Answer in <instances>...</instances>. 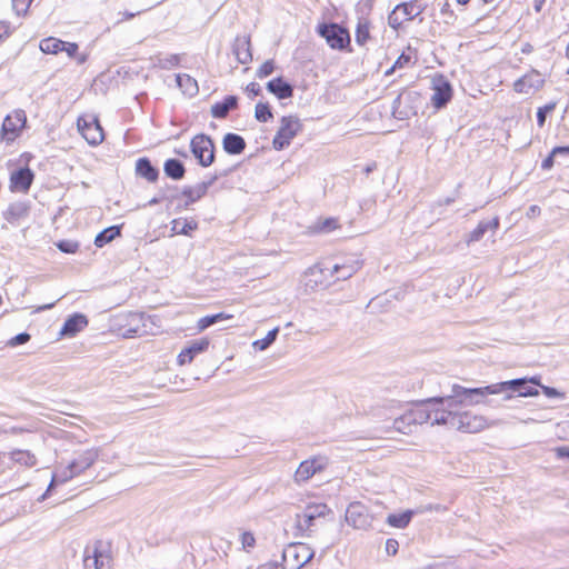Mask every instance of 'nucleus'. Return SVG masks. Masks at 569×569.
<instances>
[{
    "instance_id": "f257e3e1",
    "label": "nucleus",
    "mask_w": 569,
    "mask_h": 569,
    "mask_svg": "<svg viewBox=\"0 0 569 569\" xmlns=\"http://www.w3.org/2000/svg\"><path fill=\"white\" fill-rule=\"evenodd\" d=\"M498 391L499 389L496 386L465 388L460 385H453L452 396L428 400L430 406V423L455 427L458 407L481 403L487 395H493Z\"/></svg>"
},
{
    "instance_id": "f03ea898",
    "label": "nucleus",
    "mask_w": 569,
    "mask_h": 569,
    "mask_svg": "<svg viewBox=\"0 0 569 569\" xmlns=\"http://www.w3.org/2000/svg\"><path fill=\"white\" fill-rule=\"evenodd\" d=\"M317 32L332 50L352 52L351 37L347 28L333 22L320 23Z\"/></svg>"
},
{
    "instance_id": "7ed1b4c3",
    "label": "nucleus",
    "mask_w": 569,
    "mask_h": 569,
    "mask_svg": "<svg viewBox=\"0 0 569 569\" xmlns=\"http://www.w3.org/2000/svg\"><path fill=\"white\" fill-rule=\"evenodd\" d=\"M97 458L98 451L96 449L91 448L79 451L76 458L67 467V470H63L61 475L58 472L53 475L50 487L57 482L66 481L68 478H72L82 473L94 463Z\"/></svg>"
},
{
    "instance_id": "20e7f679",
    "label": "nucleus",
    "mask_w": 569,
    "mask_h": 569,
    "mask_svg": "<svg viewBox=\"0 0 569 569\" xmlns=\"http://www.w3.org/2000/svg\"><path fill=\"white\" fill-rule=\"evenodd\" d=\"M302 130V123L296 116H284L280 119V126L272 139L274 150H283L293 138Z\"/></svg>"
},
{
    "instance_id": "39448f33",
    "label": "nucleus",
    "mask_w": 569,
    "mask_h": 569,
    "mask_svg": "<svg viewBox=\"0 0 569 569\" xmlns=\"http://www.w3.org/2000/svg\"><path fill=\"white\" fill-rule=\"evenodd\" d=\"M27 127V114L21 109H16L7 114L0 129V140L6 143H12L23 132Z\"/></svg>"
},
{
    "instance_id": "423d86ee",
    "label": "nucleus",
    "mask_w": 569,
    "mask_h": 569,
    "mask_svg": "<svg viewBox=\"0 0 569 569\" xmlns=\"http://www.w3.org/2000/svg\"><path fill=\"white\" fill-rule=\"evenodd\" d=\"M77 129L90 146H99L104 140V131L96 114H80L77 119Z\"/></svg>"
},
{
    "instance_id": "0eeeda50",
    "label": "nucleus",
    "mask_w": 569,
    "mask_h": 569,
    "mask_svg": "<svg viewBox=\"0 0 569 569\" xmlns=\"http://www.w3.org/2000/svg\"><path fill=\"white\" fill-rule=\"evenodd\" d=\"M312 558L313 550L307 543H290L282 553L283 569H300Z\"/></svg>"
},
{
    "instance_id": "6e6552de",
    "label": "nucleus",
    "mask_w": 569,
    "mask_h": 569,
    "mask_svg": "<svg viewBox=\"0 0 569 569\" xmlns=\"http://www.w3.org/2000/svg\"><path fill=\"white\" fill-rule=\"evenodd\" d=\"M422 11L423 7L419 0H411L408 2L399 3L389 14V24L392 29L398 30L405 23L421 14Z\"/></svg>"
},
{
    "instance_id": "1a4fd4ad",
    "label": "nucleus",
    "mask_w": 569,
    "mask_h": 569,
    "mask_svg": "<svg viewBox=\"0 0 569 569\" xmlns=\"http://www.w3.org/2000/svg\"><path fill=\"white\" fill-rule=\"evenodd\" d=\"M190 149L200 166L209 167L213 163L214 143L209 136L196 134L190 141Z\"/></svg>"
},
{
    "instance_id": "9d476101",
    "label": "nucleus",
    "mask_w": 569,
    "mask_h": 569,
    "mask_svg": "<svg viewBox=\"0 0 569 569\" xmlns=\"http://www.w3.org/2000/svg\"><path fill=\"white\" fill-rule=\"evenodd\" d=\"M458 407L455 428L463 432H480L489 427V420L482 416L475 413L470 410H460Z\"/></svg>"
},
{
    "instance_id": "9b49d317",
    "label": "nucleus",
    "mask_w": 569,
    "mask_h": 569,
    "mask_svg": "<svg viewBox=\"0 0 569 569\" xmlns=\"http://www.w3.org/2000/svg\"><path fill=\"white\" fill-rule=\"evenodd\" d=\"M92 560L94 569H110L112 563L111 545L104 541L94 542L92 549H86L84 565Z\"/></svg>"
},
{
    "instance_id": "f8f14e48",
    "label": "nucleus",
    "mask_w": 569,
    "mask_h": 569,
    "mask_svg": "<svg viewBox=\"0 0 569 569\" xmlns=\"http://www.w3.org/2000/svg\"><path fill=\"white\" fill-rule=\"evenodd\" d=\"M545 79L541 73L535 69L526 72L513 82V90L520 94L533 93L542 89Z\"/></svg>"
},
{
    "instance_id": "ddd939ff",
    "label": "nucleus",
    "mask_w": 569,
    "mask_h": 569,
    "mask_svg": "<svg viewBox=\"0 0 569 569\" xmlns=\"http://www.w3.org/2000/svg\"><path fill=\"white\" fill-rule=\"evenodd\" d=\"M327 459L325 457H312L300 462L296 472V482H306L316 473L321 472L327 467Z\"/></svg>"
},
{
    "instance_id": "4468645a",
    "label": "nucleus",
    "mask_w": 569,
    "mask_h": 569,
    "mask_svg": "<svg viewBox=\"0 0 569 569\" xmlns=\"http://www.w3.org/2000/svg\"><path fill=\"white\" fill-rule=\"evenodd\" d=\"M209 346L210 340L208 338H200L192 341L179 352L177 356V365L180 367L190 365L198 355L207 351Z\"/></svg>"
},
{
    "instance_id": "2eb2a0df",
    "label": "nucleus",
    "mask_w": 569,
    "mask_h": 569,
    "mask_svg": "<svg viewBox=\"0 0 569 569\" xmlns=\"http://www.w3.org/2000/svg\"><path fill=\"white\" fill-rule=\"evenodd\" d=\"M346 519L356 529H365L370 526L371 519L368 510L359 502L351 503L347 509Z\"/></svg>"
},
{
    "instance_id": "dca6fc26",
    "label": "nucleus",
    "mask_w": 569,
    "mask_h": 569,
    "mask_svg": "<svg viewBox=\"0 0 569 569\" xmlns=\"http://www.w3.org/2000/svg\"><path fill=\"white\" fill-rule=\"evenodd\" d=\"M34 174L29 168H21L10 176V189L13 192H28L30 189Z\"/></svg>"
},
{
    "instance_id": "f3484780",
    "label": "nucleus",
    "mask_w": 569,
    "mask_h": 569,
    "mask_svg": "<svg viewBox=\"0 0 569 569\" xmlns=\"http://www.w3.org/2000/svg\"><path fill=\"white\" fill-rule=\"evenodd\" d=\"M431 103L436 109L445 107L452 98V89L448 81L442 78L433 82Z\"/></svg>"
},
{
    "instance_id": "a211bd4d",
    "label": "nucleus",
    "mask_w": 569,
    "mask_h": 569,
    "mask_svg": "<svg viewBox=\"0 0 569 569\" xmlns=\"http://www.w3.org/2000/svg\"><path fill=\"white\" fill-rule=\"evenodd\" d=\"M13 466L22 469H31L38 465L36 453L28 449H13L8 453Z\"/></svg>"
},
{
    "instance_id": "6ab92c4d",
    "label": "nucleus",
    "mask_w": 569,
    "mask_h": 569,
    "mask_svg": "<svg viewBox=\"0 0 569 569\" xmlns=\"http://www.w3.org/2000/svg\"><path fill=\"white\" fill-rule=\"evenodd\" d=\"M527 382H531L532 385L539 386L540 385V378L539 377H532L529 380L527 379H515L507 382H503V387H509L512 389H517L519 391V395L521 397H533L538 396L539 391L535 387L526 386Z\"/></svg>"
},
{
    "instance_id": "aec40b11",
    "label": "nucleus",
    "mask_w": 569,
    "mask_h": 569,
    "mask_svg": "<svg viewBox=\"0 0 569 569\" xmlns=\"http://www.w3.org/2000/svg\"><path fill=\"white\" fill-rule=\"evenodd\" d=\"M341 228L340 221L336 217L320 218L308 227V233L312 236L333 232Z\"/></svg>"
},
{
    "instance_id": "412c9836",
    "label": "nucleus",
    "mask_w": 569,
    "mask_h": 569,
    "mask_svg": "<svg viewBox=\"0 0 569 569\" xmlns=\"http://www.w3.org/2000/svg\"><path fill=\"white\" fill-rule=\"evenodd\" d=\"M407 420L411 421L415 427L418 425L430 422V406L428 400L422 403L412 406L407 411Z\"/></svg>"
},
{
    "instance_id": "4be33fe9",
    "label": "nucleus",
    "mask_w": 569,
    "mask_h": 569,
    "mask_svg": "<svg viewBox=\"0 0 569 569\" xmlns=\"http://www.w3.org/2000/svg\"><path fill=\"white\" fill-rule=\"evenodd\" d=\"M316 525V519L312 518L305 510L296 515L295 519V536L308 537L312 532V527Z\"/></svg>"
},
{
    "instance_id": "5701e85b",
    "label": "nucleus",
    "mask_w": 569,
    "mask_h": 569,
    "mask_svg": "<svg viewBox=\"0 0 569 569\" xmlns=\"http://www.w3.org/2000/svg\"><path fill=\"white\" fill-rule=\"evenodd\" d=\"M87 318L83 315L76 313L66 320L60 333L62 336L73 337L78 332L83 330L87 327Z\"/></svg>"
},
{
    "instance_id": "b1692460",
    "label": "nucleus",
    "mask_w": 569,
    "mask_h": 569,
    "mask_svg": "<svg viewBox=\"0 0 569 569\" xmlns=\"http://www.w3.org/2000/svg\"><path fill=\"white\" fill-rule=\"evenodd\" d=\"M238 107V98L236 96H227L222 101L216 102L211 107V116L217 119H223L230 110Z\"/></svg>"
},
{
    "instance_id": "393cba45",
    "label": "nucleus",
    "mask_w": 569,
    "mask_h": 569,
    "mask_svg": "<svg viewBox=\"0 0 569 569\" xmlns=\"http://www.w3.org/2000/svg\"><path fill=\"white\" fill-rule=\"evenodd\" d=\"M136 172L139 177L146 179L148 182H156L159 177V171L154 168L148 158H140L136 162Z\"/></svg>"
},
{
    "instance_id": "a878e982",
    "label": "nucleus",
    "mask_w": 569,
    "mask_h": 569,
    "mask_svg": "<svg viewBox=\"0 0 569 569\" xmlns=\"http://www.w3.org/2000/svg\"><path fill=\"white\" fill-rule=\"evenodd\" d=\"M208 192V183L201 182L194 187L183 190L182 198L184 199L183 208H189L192 203L203 198Z\"/></svg>"
},
{
    "instance_id": "bb28decb",
    "label": "nucleus",
    "mask_w": 569,
    "mask_h": 569,
    "mask_svg": "<svg viewBox=\"0 0 569 569\" xmlns=\"http://www.w3.org/2000/svg\"><path fill=\"white\" fill-rule=\"evenodd\" d=\"M268 90L273 93L278 99H288L293 94L292 87L282 78H276L268 82Z\"/></svg>"
},
{
    "instance_id": "cd10ccee",
    "label": "nucleus",
    "mask_w": 569,
    "mask_h": 569,
    "mask_svg": "<svg viewBox=\"0 0 569 569\" xmlns=\"http://www.w3.org/2000/svg\"><path fill=\"white\" fill-rule=\"evenodd\" d=\"M416 51L411 47H408L406 50L401 52V54L395 61L392 67L386 71V76L392 74L398 69L412 67L416 63Z\"/></svg>"
},
{
    "instance_id": "c85d7f7f",
    "label": "nucleus",
    "mask_w": 569,
    "mask_h": 569,
    "mask_svg": "<svg viewBox=\"0 0 569 569\" xmlns=\"http://www.w3.org/2000/svg\"><path fill=\"white\" fill-rule=\"evenodd\" d=\"M223 149L229 154H239L246 148L244 139L236 133H227L222 140Z\"/></svg>"
},
{
    "instance_id": "c756f323",
    "label": "nucleus",
    "mask_w": 569,
    "mask_h": 569,
    "mask_svg": "<svg viewBox=\"0 0 569 569\" xmlns=\"http://www.w3.org/2000/svg\"><path fill=\"white\" fill-rule=\"evenodd\" d=\"M499 228V218L495 217L491 221H481L478 226L469 233L467 243L479 241L483 234L488 231H496Z\"/></svg>"
},
{
    "instance_id": "7c9ffc66",
    "label": "nucleus",
    "mask_w": 569,
    "mask_h": 569,
    "mask_svg": "<svg viewBox=\"0 0 569 569\" xmlns=\"http://www.w3.org/2000/svg\"><path fill=\"white\" fill-rule=\"evenodd\" d=\"M198 229V222L194 219L177 218L171 221V231L173 234L190 236Z\"/></svg>"
},
{
    "instance_id": "2f4dec72",
    "label": "nucleus",
    "mask_w": 569,
    "mask_h": 569,
    "mask_svg": "<svg viewBox=\"0 0 569 569\" xmlns=\"http://www.w3.org/2000/svg\"><path fill=\"white\" fill-rule=\"evenodd\" d=\"M121 234V229L118 226H111L99 232L94 238V244L98 248H102L107 243Z\"/></svg>"
},
{
    "instance_id": "473e14b6",
    "label": "nucleus",
    "mask_w": 569,
    "mask_h": 569,
    "mask_svg": "<svg viewBox=\"0 0 569 569\" xmlns=\"http://www.w3.org/2000/svg\"><path fill=\"white\" fill-rule=\"evenodd\" d=\"M163 170L169 178L174 180L182 179L186 173L182 162L177 159H168L163 164Z\"/></svg>"
},
{
    "instance_id": "72a5a7b5",
    "label": "nucleus",
    "mask_w": 569,
    "mask_h": 569,
    "mask_svg": "<svg viewBox=\"0 0 569 569\" xmlns=\"http://www.w3.org/2000/svg\"><path fill=\"white\" fill-rule=\"evenodd\" d=\"M232 318L233 315L227 312H219L216 315L204 316L197 321V330L198 332H202L203 330L217 323L218 321L229 320Z\"/></svg>"
},
{
    "instance_id": "f704fd0d",
    "label": "nucleus",
    "mask_w": 569,
    "mask_h": 569,
    "mask_svg": "<svg viewBox=\"0 0 569 569\" xmlns=\"http://www.w3.org/2000/svg\"><path fill=\"white\" fill-rule=\"evenodd\" d=\"M371 22L367 19L359 20L356 27L355 37L359 46H365L371 39Z\"/></svg>"
},
{
    "instance_id": "c9c22d12",
    "label": "nucleus",
    "mask_w": 569,
    "mask_h": 569,
    "mask_svg": "<svg viewBox=\"0 0 569 569\" xmlns=\"http://www.w3.org/2000/svg\"><path fill=\"white\" fill-rule=\"evenodd\" d=\"M28 214V207L22 203H13L8 207V209L4 212V218L8 222L14 223L19 219L26 217Z\"/></svg>"
},
{
    "instance_id": "e433bc0d",
    "label": "nucleus",
    "mask_w": 569,
    "mask_h": 569,
    "mask_svg": "<svg viewBox=\"0 0 569 569\" xmlns=\"http://www.w3.org/2000/svg\"><path fill=\"white\" fill-rule=\"evenodd\" d=\"M63 46H64V41H62L58 38H54V37H48L40 41V50L43 53H48V54H57L59 52H62Z\"/></svg>"
},
{
    "instance_id": "4c0bfd02",
    "label": "nucleus",
    "mask_w": 569,
    "mask_h": 569,
    "mask_svg": "<svg viewBox=\"0 0 569 569\" xmlns=\"http://www.w3.org/2000/svg\"><path fill=\"white\" fill-rule=\"evenodd\" d=\"M412 518V511L407 510L400 513H391L387 517V523L395 528H406Z\"/></svg>"
},
{
    "instance_id": "58836bf2",
    "label": "nucleus",
    "mask_w": 569,
    "mask_h": 569,
    "mask_svg": "<svg viewBox=\"0 0 569 569\" xmlns=\"http://www.w3.org/2000/svg\"><path fill=\"white\" fill-rule=\"evenodd\" d=\"M303 510L316 520L326 517L330 512L329 507L323 502L309 503Z\"/></svg>"
},
{
    "instance_id": "ea45409f",
    "label": "nucleus",
    "mask_w": 569,
    "mask_h": 569,
    "mask_svg": "<svg viewBox=\"0 0 569 569\" xmlns=\"http://www.w3.org/2000/svg\"><path fill=\"white\" fill-rule=\"evenodd\" d=\"M254 117L260 122H268L273 118V113L268 103L258 102L254 108Z\"/></svg>"
},
{
    "instance_id": "a19ab883",
    "label": "nucleus",
    "mask_w": 569,
    "mask_h": 569,
    "mask_svg": "<svg viewBox=\"0 0 569 569\" xmlns=\"http://www.w3.org/2000/svg\"><path fill=\"white\" fill-rule=\"evenodd\" d=\"M406 418L407 412L405 411L400 417L395 419L393 428L401 433L408 435L412 432L415 425Z\"/></svg>"
},
{
    "instance_id": "79ce46f5",
    "label": "nucleus",
    "mask_w": 569,
    "mask_h": 569,
    "mask_svg": "<svg viewBox=\"0 0 569 569\" xmlns=\"http://www.w3.org/2000/svg\"><path fill=\"white\" fill-rule=\"evenodd\" d=\"M557 107V102L551 101L546 103L545 106L538 108L537 110V123L539 128H542L545 126L547 114L551 113Z\"/></svg>"
},
{
    "instance_id": "37998d69",
    "label": "nucleus",
    "mask_w": 569,
    "mask_h": 569,
    "mask_svg": "<svg viewBox=\"0 0 569 569\" xmlns=\"http://www.w3.org/2000/svg\"><path fill=\"white\" fill-rule=\"evenodd\" d=\"M57 248L64 253H76L79 250V242L74 240H60Z\"/></svg>"
},
{
    "instance_id": "c03bdc74",
    "label": "nucleus",
    "mask_w": 569,
    "mask_h": 569,
    "mask_svg": "<svg viewBox=\"0 0 569 569\" xmlns=\"http://www.w3.org/2000/svg\"><path fill=\"white\" fill-rule=\"evenodd\" d=\"M277 333L278 329L276 328L269 331L263 339L254 341L253 346L259 348L260 350H264L276 340Z\"/></svg>"
},
{
    "instance_id": "a18cd8bd",
    "label": "nucleus",
    "mask_w": 569,
    "mask_h": 569,
    "mask_svg": "<svg viewBox=\"0 0 569 569\" xmlns=\"http://www.w3.org/2000/svg\"><path fill=\"white\" fill-rule=\"evenodd\" d=\"M243 550L249 551L256 546V537L251 531H243L240 536Z\"/></svg>"
},
{
    "instance_id": "49530a36",
    "label": "nucleus",
    "mask_w": 569,
    "mask_h": 569,
    "mask_svg": "<svg viewBox=\"0 0 569 569\" xmlns=\"http://www.w3.org/2000/svg\"><path fill=\"white\" fill-rule=\"evenodd\" d=\"M33 0H12V8L18 16L26 14Z\"/></svg>"
},
{
    "instance_id": "de8ad7c7",
    "label": "nucleus",
    "mask_w": 569,
    "mask_h": 569,
    "mask_svg": "<svg viewBox=\"0 0 569 569\" xmlns=\"http://www.w3.org/2000/svg\"><path fill=\"white\" fill-rule=\"evenodd\" d=\"M274 66L272 61H266L260 66V68L257 71V76L259 78H266L270 76L273 72Z\"/></svg>"
},
{
    "instance_id": "09e8293b",
    "label": "nucleus",
    "mask_w": 569,
    "mask_h": 569,
    "mask_svg": "<svg viewBox=\"0 0 569 569\" xmlns=\"http://www.w3.org/2000/svg\"><path fill=\"white\" fill-rule=\"evenodd\" d=\"M385 549L388 556H396L399 550V542L393 538H389L386 541Z\"/></svg>"
},
{
    "instance_id": "8fccbe9b",
    "label": "nucleus",
    "mask_w": 569,
    "mask_h": 569,
    "mask_svg": "<svg viewBox=\"0 0 569 569\" xmlns=\"http://www.w3.org/2000/svg\"><path fill=\"white\" fill-rule=\"evenodd\" d=\"M30 340V335L27 332L19 333L10 339L9 345L14 347L18 345H23Z\"/></svg>"
},
{
    "instance_id": "3c124183",
    "label": "nucleus",
    "mask_w": 569,
    "mask_h": 569,
    "mask_svg": "<svg viewBox=\"0 0 569 569\" xmlns=\"http://www.w3.org/2000/svg\"><path fill=\"white\" fill-rule=\"evenodd\" d=\"M12 33V27L8 21H0V41L9 38Z\"/></svg>"
},
{
    "instance_id": "603ef678",
    "label": "nucleus",
    "mask_w": 569,
    "mask_h": 569,
    "mask_svg": "<svg viewBox=\"0 0 569 569\" xmlns=\"http://www.w3.org/2000/svg\"><path fill=\"white\" fill-rule=\"evenodd\" d=\"M177 81L180 87L182 86V81H186V84L190 90H192L194 92L198 91L197 82L193 79H191L189 76H178Z\"/></svg>"
},
{
    "instance_id": "864d4df0",
    "label": "nucleus",
    "mask_w": 569,
    "mask_h": 569,
    "mask_svg": "<svg viewBox=\"0 0 569 569\" xmlns=\"http://www.w3.org/2000/svg\"><path fill=\"white\" fill-rule=\"evenodd\" d=\"M79 50V47L74 42L64 41L63 51L68 54V57L73 58Z\"/></svg>"
},
{
    "instance_id": "5fc2aeb1",
    "label": "nucleus",
    "mask_w": 569,
    "mask_h": 569,
    "mask_svg": "<svg viewBox=\"0 0 569 569\" xmlns=\"http://www.w3.org/2000/svg\"><path fill=\"white\" fill-rule=\"evenodd\" d=\"M246 91H247V93H248L249 96H251V97H257V96H259V94H260V92H261V88H260L259 83H257V82H250V83H248V84H247V87H246Z\"/></svg>"
},
{
    "instance_id": "6e6d98bb",
    "label": "nucleus",
    "mask_w": 569,
    "mask_h": 569,
    "mask_svg": "<svg viewBox=\"0 0 569 569\" xmlns=\"http://www.w3.org/2000/svg\"><path fill=\"white\" fill-rule=\"evenodd\" d=\"M557 154H552V151L541 162L542 170H550L555 164V157Z\"/></svg>"
},
{
    "instance_id": "4d7b16f0",
    "label": "nucleus",
    "mask_w": 569,
    "mask_h": 569,
    "mask_svg": "<svg viewBox=\"0 0 569 569\" xmlns=\"http://www.w3.org/2000/svg\"><path fill=\"white\" fill-rule=\"evenodd\" d=\"M553 451L558 459H569V447H557Z\"/></svg>"
},
{
    "instance_id": "13d9d810",
    "label": "nucleus",
    "mask_w": 569,
    "mask_h": 569,
    "mask_svg": "<svg viewBox=\"0 0 569 569\" xmlns=\"http://www.w3.org/2000/svg\"><path fill=\"white\" fill-rule=\"evenodd\" d=\"M542 392L549 397V398H557V397H562V393L559 392L557 389L555 388H551V387H547V386H542Z\"/></svg>"
},
{
    "instance_id": "bf43d9fd",
    "label": "nucleus",
    "mask_w": 569,
    "mask_h": 569,
    "mask_svg": "<svg viewBox=\"0 0 569 569\" xmlns=\"http://www.w3.org/2000/svg\"><path fill=\"white\" fill-rule=\"evenodd\" d=\"M569 153V146L567 147H555L552 149V154H566Z\"/></svg>"
},
{
    "instance_id": "052dcab7",
    "label": "nucleus",
    "mask_w": 569,
    "mask_h": 569,
    "mask_svg": "<svg viewBox=\"0 0 569 569\" xmlns=\"http://www.w3.org/2000/svg\"><path fill=\"white\" fill-rule=\"evenodd\" d=\"M256 569H278V565L276 562H266L258 566Z\"/></svg>"
},
{
    "instance_id": "680f3d73",
    "label": "nucleus",
    "mask_w": 569,
    "mask_h": 569,
    "mask_svg": "<svg viewBox=\"0 0 569 569\" xmlns=\"http://www.w3.org/2000/svg\"><path fill=\"white\" fill-rule=\"evenodd\" d=\"M547 0H533V8L536 12H540Z\"/></svg>"
},
{
    "instance_id": "e2e57ef3",
    "label": "nucleus",
    "mask_w": 569,
    "mask_h": 569,
    "mask_svg": "<svg viewBox=\"0 0 569 569\" xmlns=\"http://www.w3.org/2000/svg\"><path fill=\"white\" fill-rule=\"evenodd\" d=\"M562 432L563 436L561 437V439L569 440V421L562 426Z\"/></svg>"
},
{
    "instance_id": "0e129e2a",
    "label": "nucleus",
    "mask_w": 569,
    "mask_h": 569,
    "mask_svg": "<svg viewBox=\"0 0 569 569\" xmlns=\"http://www.w3.org/2000/svg\"><path fill=\"white\" fill-rule=\"evenodd\" d=\"M340 268H341V266H339V264H337V263H336V264H333V266L331 267V272H332V273L338 272V270H339Z\"/></svg>"
},
{
    "instance_id": "69168bd1",
    "label": "nucleus",
    "mask_w": 569,
    "mask_h": 569,
    "mask_svg": "<svg viewBox=\"0 0 569 569\" xmlns=\"http://www.w3.org/2000/svg\"><path fill=\"white\" fill-rule=\"evenodd\" d=\"M470 0H457L459 4L466 6Z\"/></svg>"
},
{
    "instance_id": "338daca9",
    "label": "nucleus",
    "mask_w": 569,
    "mask_h": 569,
    "mask_svg": "<svg viewBox=\"0 0 569 569\" xmlns=\"http://www.w3.org/2000/svg\"><path fill=\"white\" fill-rule=\"evenodd\" d=\"M566 56H567V58L569 59V44H568V46H567V48H566Z\"/></svg>"
},
{
    "instance_id": "774afa93",
    "label": "nucleus",
    "mask_w": 569,
    "mask_h": 569,
    "mask_svg": "<svg viewBox=\"0 0 569 569\" xmlns=\"http://www.w3.org/2000/svg\"><path fill=\"white\" fill-rule=\"evenodd\" d=\"M12 431H13V432H21V431H22V429L13 428V429H12Z\"/></svg>"
}]
</instances>
